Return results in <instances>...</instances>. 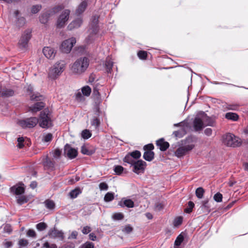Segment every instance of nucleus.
<instances>
[{"mask_svg":"<svg viewBox=\"0 0 248 248\" xmlns=\"http://www.w3.org/2000/svg\"><path fill=\"white\" fill-rule=\"evenodd\" d=\"M38 121L39 126L43 128H48L52 126L51 113L48 108L40 112Z\"/></svg>","mask_w":248,"mask_h":248,"instance_id":"nucleus-1","label":"nucleus"},{"mask_svg":"<svg viewBox=\"0 0 248 248\" xmlns=\"http://www.w3.org/2000/svg\"><path fill=\"white\" fill-rule=\"evenodd\" d=\"M89 64V61L87 58H81L78 59L74 63L71 69L74 73L77 74H80L86 71Z\"/></svg>","mask_w":248,"mask_h":248,"instance_id":"nucleus-2","label":"nucleus"},{"mask_svg":"<svg viewBox=\"0 0 248 248\" xmlns=\"http://www.w3.org/2000/svg\"><path fill=\"white\" fill-rule=\"evenodd\" d=\"M65 67L63 62H58L52 66L48 72V77L51 79L57 78L63 72Z\"/></svg>","mask_w":248,"mask_h":248,"instance_id":"nucleus-3","label":"nucleus"},{"mask_svg":"<svg viewBox=\"0 0 248 248\" xmlns=\"http://www.w3.org/2000/svg\"><path fill=\"white\" fill-rule=\"evenodd\" d=\"M241 142L240 138L231 133L227 134L224 138V143L228 146L233 147L239 146Z\"/></svg>","mask_w":248,"mask_h":248,"instance_id":"nucleus-4","label":"nucleus"},{"mask_svg":"<svg viewBox=\"0 0 248 248\" xmlns=\"http://www.w3.org/2000/svg\"><path fill=\"white\" fill-rule=\"evenodd\" d=\"M98 21V16H94L92 17V22H91V26L92 28L89 30L90 35L86 39V41L87 43H90L93 39H94L95 36L96 35L98 29L97 26Z\"/></svg>","mask_w":248,"mask_h":248,"instance_id":"nucleus-5","label":"nucleus"},{"mask_svg":"<svg viewBox=\"0 0 248 248\" xmlns=\"http://www.w3.org/2000/svg\"><path fill=\"white\" fill-rule=\"evenodd\" d=\"M63 8L64 6L62 5H58L52 8L50 10L43 13L40 16V21L43 24H46L51 16L56 14L63 9Z\"/></svg>","mask_w":248,"mask_h":248,"instance_id":"nucleus-6","label":"nucleus"},{"mask_svg":"<svg viewBox=\"0 0 248 248\" xmlns=\"http://www.w3.org/2000/svg\"><path fill=\"white\" fill-rule=\"evenodd\" d=\"M38 122V118L35 117L19 120L17 124L23 128H31L36 125Z\"/></svg>","mask_w":248,"mask_h":248,"instance_id":"nucleus-7","label":"nucleus"},{"mask_svg":"<svg viewBox=\"0 0 248 248\" xmlns=\"http://www.w3.org/2000/svg\"><path fill=\"white\" fill-rule=\"evenodd\" d=\"M70 11L68 9L64 10L59 16L56 22L58 28H62L65 26L69 19Z\"/></svg>","mask_w":248,"mask_h":248,"instance_id":"nucleus-8","label":"nucleus"},{"mask_svg":"<svg viewBox=\"0 0 248 248\" xmlns=\"http://www.w3.org/2000/svg\"><path fill=\"white\" fill-rule=\"evenodd\" d=\"M76 43V40L74 37L65 40L62 43L61 49L63 52L68 53L71 51L73 46Z\"/></svg>","mask_w":248,"mask_h":248,"instance_id":"nucleus-9","label":"nucleus"},{"mask_svg":"<svg viewBox=\"0 0 248 248\" xmlns=\"http://www.w3.org/2000/svg\"><path fill=\"white\" fill-rule=\"evenodd\" d=\"M194 145L188 144L179 147L175 151V155L178 157H181L186 155L194 148Z\"/></svg>","mask_w":248,"mask_h":248,"instance_id":"nucleus-10","label":"nucleus"},{"mask_svg":"<svg viewBox=\"0 0 248 248\" xmlns=\"http://www.w3.org/2000/svg\"><path fill=\"white\" fill-rule=\"evenodd\" d=\"M146 163L142 160H139L133 164V171L139 174L144 172Z\"/></svg>","mask_w":248,"mask_h":248,"instance_id":"nucleus-11","label":"nucleus"},{"mask_svg":"<svg viewBox=\"0 0 248 248\" xmlns=\"http://www.w3.org/2000/svg\"><path fill=\"white\" fill-rule=\"evenodd\" d=\"M31 37V31L30 30L25 31L18 42L20 47L24 48H26Z\"/></svg>","mask_w":248,"mask_h":248,"instance_id":"nucleus-12","label":"nucleus"},{"mask_svg":"<svg viewBox=\"0 0 248 248\" xmlns=\"http://www.w3.org/2000/svg\"><path fill=\"white\" fill-rule=\"evenodd\" d=\"M65 155L70 159L75 158L78 155V151L72 148L70 145L66 144L64 148Z\"/></svg>","mask_w":248,"mask_h":248,"instance_id":"nucleus-13","label":"nucleus"},{"mask_svg":"<svg viewBox=\"0 0 248 248\" xmlns=\"http://www.w3.org/2000/svg\"><path fill=\"white\" fill-rule=\"evenodd\" d=\"M178 125L182 126V127L179 130L174 131L173 133V134L175 137L180 138L186 134V131L188 129V126L185 123H180L174 124L175 126H177Z\"/></svg>","mask_w":248,"mask_h":248,"instance_id":"nucleus-14","label":"nucleus"},{"mask_svg":"<svg viewBox=\"0 0 248 248\" xmlns=\"http://www.w3.org/2000/svg\"><path fill=\"white\" fill-rule=\"evenodd\" d=\"M204 127L201 114L197 115L193 121V127L196 131L202 130Z\"/></svg>","mask_w":248,"mask_h":248,"instance_id":"nucleus-15","label":"nucleus"},{"mask_svg":"<svg viewBox=\"0 0 248 248\" xmlns=\"http://www.w3.org/2000/svg\"><path fill=\"white\" fill-rule=\"evenodd\" d=\"M48 235L51 238H59L61 240H63L64 239L63 232L62 231L58 230L55 228L50 230L48 232Z\"/></svg>","mask_w":248,"mask_h":248,"instance_id":"nucleus-16","label":"nucleus"},{"mask_svg":"<svg viewBox=\"0 0 248 248\" xmlns=\"http://www.w3.org/2000/svg\"><path fill=\"white\" fill-rule=\"evenodd\" d=\"M14 16L16 18V24L17 26L21 27L23 26L26 23L25 18L20 16V13L19 10H16L14 13Z\"/></svg>","mask_w":248,"mask_h":248,"instance_id":"nucleus-17","label":"nucleus"},{"mask_svg":"<svg viewBox=\"0 0 248 248\" xmlns=\"http://www.w3.org/2000/svg\"><path fill=\"white\" fill-rule=\"evenodd\" d=\"M44 107L45 103L43 102H39L30 106L29 108V111L32 113H36L37 112L41 110Z\"/></svg>","mask_w":248,"mask_h":248,"instance_id":"nucleus-18","label":"nucleus"},{"mask_svg":"<svg viewBox=\"0 0 248 248\" xmlns=\"http://www.w3.org/2000/svg\"><path fill=\"white\" fill-rule=\"evenodd\" d=\"M44 55L48 59H53L56 54V51L50 47H45L43 49Z\"/></svg>","mask_w":248,"mask_h":248,"instance_id":"nucleus-19","label":"nucleus"},{"mask_svg":"<svg viewBox=\"0 0 248 248\" xmlns=\"http://www.w3.org/2000/svg\"><path fill=\"white\" fill-rule=\"evenodd\" d=\"M156 145L161 151H166L169 147V143L165 141L163 139H160L156 141Z\"/></svg>","mask_w":248,"mask_h":248,"instance_id":"nucleus-20","label":"nucleus"},{"mask_svg":"<svg viewBox=\"0 0 248 248\" xmlns=\"http://www.w3.org/2000/svg\"><path fill=\"white\" fill-rule=\"evenodd\" d=\"M88 5L87 0H85L82 1L78 6L76 11V14L79 15L82 14L86 10Z\"/></svg>","mask_w":248,"mask_h":248,"instance_id":"nucleus-21","label":"nucleus"},{"mask_svg":"<svg viewBox=\"0 0 248 248\" xmlns=\"http://www.w3.org/2000/svg\"><path fill=\"white\" fill-rule=\"evenodd\" d=\"M82 23V19L80 18H77L68 25V29L70 30H72L74 29L79 28Z\"/></svg>","mask_w":248,"mask_h":248,"instance_id":"nucleus-22","label":"nucleus"},{"mask_svg":"<svg viewBox=\"0 0 248 248\" xmlns=\"http://www.w3.org/2000/svg\"><path fill=\"white\" fill-rule=\"evenodd\" d=\"M11 192L16 195H21L24 192L25 189L21 185H16L11 188Z\"/></svg>","mask_w":248,"mask_h":248,"instance_id":"nucleus-23","label":"nucleus"},{"mask_svg":"<svg viewBox=\"0 0 248 248\" xmlns=\"http://www.w3.org/2000/svg\"><path fill=\"white\" fill-rule=\"evenodd\" d=\"M203 123L204 126L209 125V126H213L214 122L209 117L207 116L206 114H205L204 113H203L201 114Z\"/></svg>","mask_w":248,"mask_h":248,"instance_id":"nucleus-24","label":"nucleus"},{"mask_svg":"<svg viewBox=\"0 0 248 248\" xmlns=\"http://www.w3.org/2000/svg\"><path fill=\"white\" fill-rule=\"evenodd\" d=\"M121 207L126 206L128 208H132L134 206V202L130 199L122 200L119 203Z\"/></svg>","mask_w":248,"mask_h":248,"instance_id":"nucleus-25","label":"nucleus"},{"mask_svg":"<svg viewBox=\"0 0 248 248\" xmlns=\"http://www.w3.org/2000/svg\"><path fill=\"white\" fill-rule=\"evenodd\" d=\"M14 92L11 89L3 88L0 91V94L3 97H10L14 95Z\"/></svg>","mask_w":248,"mask_h":248,"instance_id":"nucleus-26","label":"nucleus"},{"mask_svg":"<svg viewBox=\"0 0 248 248\" xmlns=\"http://www.w3.org/2000/svg\"><path fill=\"white\" fill-rule=\"evenodd\" d=\"M113 62L109 58H107L105 62V66L108 73H110L113 66Z\"/></svg>","mask_w":248,"mask_h":248,"instance_id":"nucleus-27","label":"nucleus"},{"mask_svg":"<svg viewBox=\"0 0 248 248\" xmlns=\"http://www.w3.org/2000/svg\"><path fill=\"white\" fill-rule=\"evenodd\" d=\"M143 157L145 160L148 161H152L154 157V153L152 151H145Z\"/></svg>","mask_w":248,"mask_h":248,"instance_id":"nucleus-28","label":"nucleus"},{"mask_svg":"<svg viewBox=\"0 0 248 248\" xmlns=\"http://www.w3.org/2000/svg\"><path fill=\"white\" fill-rule=\"evenodd\" d=\"M225 118L228 120L236 121L238 119V115L235 113L228 112L225 115Z\"/></svg>","mask_w":248,"mask_h":248,"instance_id":"nucleus-29","label":"nucleus"},{"mask_svg":"<svg viewBox=\"0 0 248 248\" xmlns=\"http://www.w3.org/2000/svg\"><path fill=\"white\" fill-rule=\"evenodd\" d=\"M81 193V190L79 188H76L69 193L70 197L72 199H74L77 197V196Z\"/></svg>","mask_w":248,"mask_h":248,"instance_id":"nucleus-30","label":"nucleus"},{"mask_svg":"<svg viewBox=\"0 0 248 248\" xmlns=\"http://www.w3.org/2000/svg\"><path fill=\"white\" fill-rule=\"evenodd\" d=\"M124 161L130 164L132 166L136 161L129 153L124 158Z\"/></svg>","mask_w":248,"mask_h":248,"instance_id":"nucleus-31","label":"nucleus"},{"mask_svg":"<svg viewBox=\"0 0 248 248\" xmlns=\"http://www.w3.org/2000/svg\"><path fill=\"white\" fill-rule=\"evenodd\" d=\"M81 92L83 95L88 96L91 93V89L88 86H85L82 88Z\"/></svg>","mask_w":248,"mask_h":248,"instance_id":"nucleus-32","label":"nucleus"},{"mask_svg":"<svg viewBox=\"0 0 248 248\" xmlns=\"http://www.w3.org/2000/svg\"><path fill=\"white\" fill-rule=\"evenodd\" d=\"M204 193V190L202 187L197 188L195 192L196 195L199 199H202L203 197Z\"/></svg>","mask_w":248,"mask_h":248,"instance_id":"nucleus-33","label":"nucleus"},{"mask_svg":"<svg viewBox=\"0 0 248 248\" xmlns=\"http://www.w3.org/2000/svg\"><path fill=\"white\" fill-rule=\"evenodd\" d=\"M16 200L17 203L21 205L23 203H26L28 202V199L27 198L24 196H19L16 197Z\"/></svg>","mask_w":248,"mask_h":248,"instance_id":"nucleus-34","label":"nucleus"},{"mask_svg":"<svg viewBox=\"0 0 248 248\" xmlns=\"http://www.w3.org/2000/svg\"><path fill=\"white\" fill-rule=\"evenodd\" d=\"M44 203L46 207L49 209H53L55 207V203L52 201L46 200Z\"/></svg>","mask_w":248,"mask_h":248,"instance_id":"nucleus-35","label":"nucleus"},{"mask_svg":"<svg viewBox=\"0 0 248 248\" xmlns=\"http://www.w3.org/2000/svg\"><path fill=\"white\" fill-rule=\"evenodd\" d=\"M81 135L83 139H88L91 137L92 134L89 130L85 129L82 131Z\"/></svg>","mask_w":248,"mask_h":248,"instance_id":"nucleus-36","label":"nucleus"},{"mask_svg":"<svg viewBox=\"0 0 248 248\" xmlns=\"http://www.w3.org/2000/svg\"><path fill=\"white\" fill-rule=\"evenodd\" d=\"M36 229L39 231H42L46 229L47 226L46 223L44 222H40L37 224L36 226Z\"/></svg>","mask_w":248,"mask_h":248,"instance_id":"nucleus-37","label":"nucleus"},{"mask_svg":"<svg viewBox=\"0 0 248 248\" xmlns=\"http://www.w3.org/2000/svg\"><path fill=\"white\" fill-rule=\"evenodd\" d=\"M114 199V194L112 193L108 192L105 196L104 200L108 202Z\"/></svg>","mask_w":248,"mask_h":248,"instance_id":"nucleus-38","label":"nucleus"},{"mask_svg":"<svg viewBox=\"0 0 248 248\" xmlns=\"http://www.w3.org/2000/svg\"><path fill=\"white\" fill-rule=\"evenodd\" d=\"M100 120L97 117H94L91 121V124L96 129L100 125Z\"/></svg>","mask_w":248,"mask_h":248,"instance_id":"nucleus-39","label":"nucleus"},{"mask_svg":"<svg viewBox=\"0 0 248 248\" xmlns=\"http://www.w3.org/2000/svg\"><path fill=\"white\" fill-rule=\"evenodd\" d=\"M194 206V203L192 202H188V207L185 209V212L187 213H191Z\"/></svg>","mask_w":248,"mask_h":248,"instance_id":"nucleus-40","label":"nucleus"},{"mask_svg":"<svg viewBox=\"0 0 248 248\" xmlns=\"http://www.w3.org/2000/svg\"><path fill=\"white\" fill-rule=\"evenodd\" d=\"M42 8V6L41 5H33L31 9V12L32 14L37 13Z\"/></svg>","mask_w":248,"mask_h":248,"instance_id":"nucleus-41","label":"nucleus"},{"mask_svg":"<svg viewBox=\"0 0 248 248\" xmlns=\"http://www.w3.org/2000/svg\"><path fill=\"white\" fill-rule=\"evenodd\" d=\"M183 221V217H176L173 222L174 226H178L180 225Z\"/></svg>","mask_w":248,"mask_h":248,"instance_id":"nucleus-42","label":"nucleus"},{"mask_svg":"<svg viewBox=\"0 0 248 248\" xmlns=\"http://www.w3.org/2000/svg\"><path fill=\"white\" fill-rule=\"evenodd\" d=\"M24 138L23 137H19L18 139H17V142H18V143H17V147L18 148H22L23 147H24Z\"/></svg>","mask_w":248,"mask_h":248,"instance_id":"nucleus-43","label":"nucleus"},{"mask_svg":"<svg viewBox=\"0 0 248 248\" xmlns=\"http://www.w3.org/2000/svg\"><path fill=\"white\" fill-rule=\"evenodd\" d=\"M133 230V228L129 224H128L124 226L122 231L124 233H129L132 232Z\"/></svg>","mask_w":248,"mask_h":248,"instance_id":"nucleus-44","label":"nucleus"},{"mask_svg":"<svg viewBox=\"0 0 248 248\" xmlns=\"http://www.w3.org/2000/svg\"><path fill=\"white\" fill-rule=\"evenodd\" d=\"M132 157L135 159H138L141 156L140 152L139 151L136 150L129 153Z\"/></svg>","mask_w":248,"mask_h":248,"instance_id":"nucleus-45","label":"nucleus"},{"mask_svg":"<svg viewBox=\"0 0 248 248\" xmlns=\"http://www.w3.org/2000/svg\"><path fill=\"white\" fill-rule=\"evenodd\" d=\"M184 240V237L182 235H179L175 241V245L179 246Z\"/></svg>","mask_w":248,"mask_h":248,"instance_id":"nucleus-46","label":"nucleus"},{"mask_svg":"<svg viewBox=\"0 0 248 248\" xmlns=\"http://www.w3.org/2000/svg\"><path fill=\"white\" fill-rule=\"evenodd\" d=\"M164 204L162 202H157L155 204V211H160L164 207Z\"/></svg>","mask_w":248,"mask_h":248,"instance_id":"nucleus-47","label":"nucleus"},{"mask_svg":"<svg viewBox=\"0 0 248 248\" xmlns=\"http://www.w3.org/2000/svg\"><path fill=\"white\" fill-rule=\"evenodd\" d=\"M114 170L117 174L120 175L124 170V168L121 166H116L114 167Z\"/></svg>","mask_w":248,"mask_h":248,"instance_id":"nucleus-48","label":"nucleus"},{"mask_svg":"<svg viewBox=\"0 0 248 248\" xmlns=\"http://www.w3.org/2000/svg\"><path fill=\"white\" fill-rule=\"evenodd\" d=\"M124 217V216L121 213H117L113 215V218L115 220H122Z\"/></svg>","mask_w":248,"mask_h":248,"instance_id":"nucleus-49","label":"nucleus"},{"mask_svg":"<svg viewBox=\"0 0 248 248\" xmlns=\"http://www.w3.org/2000/svg\"><path fill=\"white\" fill-rule=\"evenodd\" d=\"M52 135L51 133H47L43 137V140L45 142H49L52 139Z\"/></svg>","mask_w":248,"mask_h":248,"instance_id":"nucleus-50","label":"nucleus"},{"mask_svg":"<svg viewBox=\"0 0 248 248\" xmlns=\"http://www.w3.org/2000/svg\"><path fill=\"white\" fill-rule=\"evenodd\" d=\"M147 52L145 51H140L138 53V57L141 59H145L147 57Z\"/></svg>","mask_w":248,"mask_h":248,"instance_id":"nucleus-51","label":"nucleus"},{"mask_svg":"<svg viewBox=\"0 0 248 248\" xmlns=\"http://www.w3.org/2000/svg\"><path fill=\"white\" fill-rule=\"evenodd\" d=\"M94 244L90 242H87L82 245L79 248H93Z\"/></svg>","mask_w":248,"mask_h":248,"instance_id":"nucleus-52","label":"nucleus"},{"mask_svg":"<svg viewBox=\"0 0 248 248\" xmlns=\"http://www.w3.org/2000/svg\"><path fill=\"white\" fill-rule=\"evenodd\" d=\"M214 199L217 202H221L222 199V195L220 193H216L214 196Z\"/></svg>","mask_w":248,"mask_h":248,"instance_id":"nucleus-53","label":"nucleus"},{"mask_svg":"<svg viewBox=\"0 0 248 248\" xmlns=\"http://www.w3.org/2000/svg\"><path fill=\"white\" fill-rule=\"evenodd\" d=\"M45 166L48 167L49 168H53L54 166V163L50 159L46 158V161L44 162Z\"/></svg>","mask_w":248,"mask_h":248,"instance_id":"nucleus-54","label":"nucleus"},{"mask_svg":"<svg viewBox=\"0 0 248 248\" xmlns=\"http://www.w3.org/2000/svg\"><path fill=\"white\" fill-rule=\"evenodd\" d=\"M75 245L74 243H67L63 245L62 246L60 247L59 248H75Z\"/></svg>","mask_w":248,"mask_h":248,"instance_id":"nucleus-55","label":"nucleus"},{"mask_svg":"<svg viewBox=\"0 0 248 248\" xmlns=\"http://www.w3.org/2000/svg\"><path fill=\"white\" fill-rule=\"evenodd\" d=\"M3 230L4 232H7L8 233H10L12 231V228L10 225L9 224H5L4 226Z\"/></svg>","mask_w":248,"mask_h":248,"instance_id":"nucleus-56","label":"nucleus"},{"mask_svg":"<svg viewBox=\"0 0 248 248\" xmlns=\"http://www.w3.org/2000/svg\"><path fill=\"white\" fill-rule=\"evenodd\" d=\"M81 152L84 155H89L91 154V152L88 150V148L84 145L81 147Z\"/></svg>","mask_w":248,"mask_h":248,"instance_id":"nucleus-57","label":"nucleus"},{"mask_svg":"<svg viewBox=\"0 0 248 248\" xmlns=\"http://www.w3.org/2000/svg\"><path fill=\"white\" fill-rule=\"evenodd\" d=\"M82 92H78L76 94V98L78 101H82L84 99L83 96L82 95Z\"/></svg>","mask_w":248,"mask_h":248,"instance_id":"nucleus-58","label":"nucleus"},{"mask_svg":"<svg viewBox=\"0 0 248 248\" xmlns=\"http://www.w3.org/2000/svg\"><path fill=\"white\" fill-rule=\"evenodd\" d=\"M61 151L59 149L55 150L53 153V156L55 158H58L60 157Z\"/></svg>","mask_w":248,"mask_h":248,"instance_id":"nucleus-59","label":"nucleus"},{"mask_svg":"<svg viewBox=\"0 0 248 248\" xmlns=\"http://www.w3.org/2000/svg\"><path fill=\"white\" fill-rule=\"evenodd\" d=\"M154 148V146L152 143L146 145L143 147L144 150L146 151H151Z\"/></svg>","mask_w":248,"mask_h":248,"instance_id":"nucleus-60","label":"nucleus"},{"mask_svg":"<svg viewBox=\"0 0 248 248\" xmlns=\"http://www.w3.org/2000/svg\"><path fill=\"white\" fill-rule=\"evenodd\" d=\"M93 95L94 96L96 99L99 100L100 99V93L98 90L96 88L93 89Z\"/></svg>","mask_w":248,"mask_h":248,"instance_id":"nucleus-61","label":"nucleus"},{"mask_svg":"<svg viewBox=\"0 0 248 248\" xmlns=\"http://www.w3.org/2000/svg\"><path fill=\"white\" fill-rule=\"evenodd\" d=\"M201 207L202 208H204L207 210H208L210 208V206L208 205V200H205L202 202V206Z\"/></svg>","mask_w":248,"mask_h":248,"instance_id":"nucleus-62","label":"nucleus"},{"mask_svg":"<svg viewBox=\"0 0 248 248\" xmlns=\"http://www.w3.org/2000/svg\"><path fill=\"white\" fill-rule=\"evenodd\" d=\"M238 106L236 104L227 105V108L228 109L235 110L238 109Z\"/></svg>","mask_w":248,"mask_h":248,"instance_id":"nucleus-63","label":"nucleus"},{"mask_svg":"<svg viewBox=\"0 0 248 248\" xmlns=\"http://www.w3.org/2000/svg\"><path fill=\"white\" fill-rule=\"evenodd\" d=\"M27 234L29 237H36V232H35L32 229H30L28 231Z\"/></svg>","mask_w":248,"mask_h":248,"instance_id":"nucleus-64","label":"nucleus"}]
</instances>
